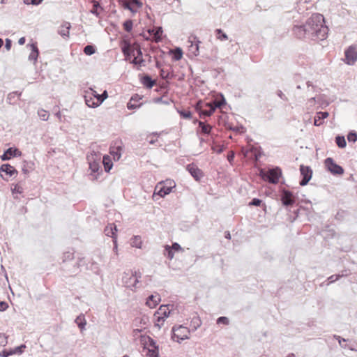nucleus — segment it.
<instances>
[{"label": "nucleus", "instance_id": "nucleus-39", "mask_svg": "<svg viewBox=\"0 0 357 357\" xmlns=\"http://www.w3.org/2000/svg\"><path fill=\"white\" fill-rule=\"evenodd\" d=\"M164 255L169 259H173L174 252L170 245H167L165 247Z\"/></svg>", "mask_w": 357, "mask_h": 357}, {"label": "nucleus", "instance_id": "nucleus-52", "mask_svg": "<svg viewBox=\"0 0 357 357\" xmlns=\"http://www.w3.org/2000/svg\"><path fill=\"white\" fill-rule=\"evenodd\" d=\"M84 258H79L78 260H77V262L74 266V269L75 270L73 271L72 272L74 273H77L78 268L80 266H84Z\"/></svg>", "mask_w": 357, "mask_h": 357}, {"label": "nucleus", "instance_id": "nucleus-61", "mask_svg": "<svg viewBox=\"0 0 357 357\" xmlns=\"http://www.w3.org/2000/svg\"><path fill=\"white\" fill-rule=\"evenodd\" d=\"M207 110H208L207 108L206 109H202V108L198 109L197 108V111H198L201 118H205L206 116H208Z\"/></svg>", "mask_w": 357, "mask_h": 357}, {"label": "nucleus", "instance_id": "nucleus-33", "mask_svg": "<svg viewBox=\"0 0 357 357\" xmlns=\"http://www.w3.org/2000/svg\"><path fill=\"white\" fill-rule=\"evenodd\" d=\"M75 323L81 330L84 329L86 324L84 316L83 314L78 316L75 319Z\"/></svg>", "mask_w": 357, "mask_h": 357}, {"label": "nucleus", "instance_id": "nucleus-49", "mask_svg": "<svg viewBox=\"0 0 357 357\" xmlns=\"http://www.w3.org/2000/svg\"><path fill=\"white\" fill-rule=\"evenodd\" d=\"M155 317V326H157L158 328H161V324L165 321L164 317L160 316L157 314Z\"/></svg>", "mask_w": 357, "mask_h": 357}, {"label": "nucleus", "instance_id": "nucleus-4", "mask_svg": "<svg viewBox=\"0 0 357 357\" xmlns=\"http://www.w3.org/2000/svg\"><path fill=\"white\" fill-rule=\"evenodd\" d=\"M282 176V170L280 167H275L267 171H261V178L270 183L276 184L279 182Z\"/></svg>", "mask_w": 357, "mask_h": 357}, {"label": "nucleus", "instance_id": "nucleus-22", "mask_svg": "<svg viewBox=\"0 0 357 357\" xmlns=\"http://www.w3.org/2000/svg\"><path fill=\"white\" fill-rule=\"evenodd\" d=\"M169 305H160L159 309L155 312L154 316H156L157 314L164 317V318H167L170 314V310L169 309Z\"/></svg>", "mask_w": 357, "mask_h": 357}, {"label": "nucleus", "instance_id": "nucleus-29", "mask_svg": "<svg viewBox=\"0 0 357 357\" xmlns=\"http://www.w3.org/2000/svg\"><path fill=\"white\" fill-rule=\"evenodd\" d=\"M103 165L106 172H109L113 167V162L108 155L103 156Z\"/></svg>", "mask_w": 357, "mask_h": 357}, {"label": "nucleus", "instance_id": "nucleus-56", "mask_svg": "<svg viewBox=\"0 0 357 357\" xmlns=\"http://www.w3.org/2000/svg\"><path fill=\"white\" fill-rule=\"evenodd\" d=\"M211 149L214 151H216L217 153L220 154L224 151L225 146L223 145L212 146Z\"/></svg>", "mask_w": 357, "mask_h": 357}, {"label": "nucleus", "instance_id": "nucleus-27", "mask_svg": "<svg viewBox=\"0 0 357 357\" xmlns=\"http://www.w3.org/2000/svg\"><path fill=\"white\" fill-rule=\"evenodd\" d=\"M202 324V321L199 317L197 315H195L190 321V327L192 328V331H196Z\"/></svg>", "mask_w": 357, "mask_h": 357}, {"label": "nucleus", "instance_id": "nucleus-20", "mask_svg": "<svg viewBox=\"0 0 357 357\" xmlns=\"http://www.w3.org/2000/svg\"><path fill=\"white\" fill-rule=\"evenodd\" d=\"M31 47V53L29 56V60L33 61L34 63L37 61V59L39 55V50L37 46V43H31L29 45Z\"/></svg>", "mask_w": 357, "mask_h": 357}, {"label": "nucleus", "instance_id": "nucleus-5", "mask_svg": "<svg viewBox=\"0 0 357 357\" xmlns=\"http://www.w3.org/2000/svg\"><path fill=\"white\" fill-rule=\"evenodd\" d=\"M172 339L173 340H175V338H177V342H180V340H184L189 339V333L190 330L182 325H180L178 326H174L172 328Z\"/></svg>", "mask_w": 357, "mask_h": 357}, {"label": "nucleus", "instance_id": "nucleus-32", "mask_svg": "<svg viewBox=\"0 0 357 357\" xmlns=\"http://www.w3.org/2000/svg\"><path fill=\"white\" fill-rule=\"evenodd\" d=\"M335 141L337 146L340 149L345 148L347 146V142H346L345 138L342 135L336 136Z\"/></svg>", "mask_w": 357, "mask_h": 357}, {"label": "nucleus", "instance_id": "nucleus-57", "mask_svg": "<svg viewBox=\"0 0 357 357\" xmlns=\"http://www.w3.org/2000/svg\"><path fill=\"white\" fill-rule=\"evenodd\" d=\"M11 355H13V352L12 351V349H3L0 353V356H1V357H8V356H10Z\"/></svg>", "mask_w": 357, "mask_h": 357}, {"label": "nucleus", "instance_id": "nucleus-16", "mask_svg": "<svg viewBox=\"0 0 357 357\" xmlns=\"http://www.w3.org/2000/svg\"><path fill=\"white\" fill-rule=\"evenodd\" d=\"M161 298L160 296L158 294H155V295H150L147 299L146 304L150 308H154L157 306V305L160 302Z\"/></svg>", "mask_w": 357, "mask_h": 357}, {"label": "nucleus", "instance_id": "nucleus-37", "mask_svg": "<svg viewBox=\"0 0 357 357\" xmlns=\"http://www.w3.org/2000/svg\"><path fill=\"white\" fill-rule=\"evenodd\" d=\"M177 112L180 114L181 117L183 119H190L192 118V112L190 110L177 109Z\"/></svg>", "mask_w": 357, "mask_h": 357}, {"label": "nucleus", "instance_id": "nucleus-55", "mask_svg": "<svg viewBox=\"0 0 357 357\" xmlns=\"http://www.w3.org/2000/svg\"><path fill=\"white\" fill-rule=\"evenodd\" d=\"M142 105V103L136 104L135 102L132 103V102L129 101L127 104V108L128 109H135L137 108H139Z\"/></svg>", "mask_w": 357, "mask_h": 357}, {"label": "nucleus", "instance_id": "nucleus-62", "mask_svg": "<svg viewBox=\"0 0 357 357\" xmlns=\"http://www.w3.org/2000/svg\"><path fill=\"white\" fill-rule=\"evenodd\" d=\"M86 94H89L92 96L93 98H96L97 100V94H98L93 89L89 88L88 91H85Z\"/></svg>", "mask_w": 357, "mask_h": 357}, {"label": "nucleus", "instance_id": "nucleus-11", "mask_svg": "<svg viewBox=\"0 0 357 357\" xmlns=\"http://www.w3.org/2000/svg\"><path fill=\"white\" fill-rule=\"evenodd\" d=\"M186 169L197 181H200L201 178L204 176L203 172L194 163L188 165Z\"/></svg>", "mask_w": 357, "mask_h": 357}, {"label": "nucleus", "instance_id": "nucleus-35", "mask_svg": "<svg viewBox=\"0 0 357 357\" xmlns=\"http://www.w3.org/2000/svg\"><path fill=\"white\" fill-rule=\"evenodd\" d=\"M215 33L216 38L221 41L227 40L228 39L227 35L221 29H215Z\"/></svg>", "mask_w": 357, "mask_h": 357}, {"label": "nucleus", "instance_id": "nucleus-36", "mask_svg": "<svg viewBox=\"0 0 357 357\" xmlns=\"http://www.w3.org/2000/svg\"><path fill=\"white\" fill-rule=\"evenodd\" d=\"M183 56V52L180 47H177L172 53V59L175 61H179Z\"/></svg>", "mask_w": 357, "mask_h": 357}, {"label": "nucleus", "instance_id": "nucleus-44", "mask_svg": "<svg viewBox=\"0 0 357 357\" xmlns=\"http://www.w3.org/2000/svg\"><path fill=\"white\" fill-rule=\"evenodd\" d=\"M146 344L151 347V349H159V347L157 344L156 342L151 337H147V341H146Z\"/></svg>", "mask_w": 357, "mask_h": 357}, {"label": "nucleus", "instance_id": "nucleus-46", "mask_svg": "<svg viewBox=\"0 0 357 357\" xmlns=\"http://www.w3.org/2000/svg\"><path fill=\"white\" fill-rule=\"evenodd\" d=\"M347 139L349 142H356L357 141V132L354 130L350 131L347 135Z\"/></svg>", "mask_w": 357, "mask_h": 357}, {"label": "nucleus", "instance_id": "nucleus-12", "mask_svg": "<svg viewBox=\"0 0 357 357\" xmlns=\"http://www.w3.org/2000/svg\"><path fill=\"white\" fill-rule=\"evenodd\" d=\"M188 43H190V51L195 56L199 54V44L201 43L196 36L192 35L188 38Z\"/></svg>", "mask_w": 357, "mask_h": 357}, {"label": "nucleus", "instance_id": "nucleus-17", "mask_svg": "<svg viewBox=\"0 0 357 357\" xmlns=\"http://www.w3.org/2000/svg\"><path fill=\"white\" fill-rule=\"evenodd\" d=\"M0 172H4L6 175L9 176L10 177L17 175L18 173L15 168L8 163L3 164L1 166Z\"/></svg>", "mask_w": 357, "mask_h": 357}, {"label": "nucleus", "instance_id": "nucleus-24", "mask_svg": "<svg viewBox=\"0 0 357 357\" xmlns=\"http://www.w3.org/2000/svg\"><path fill=\"white\" fill-rule=\"evenodd\" d=\"M84 100H85L86 105L88 107H91V108H96L99 105H100V104H98V100H96V101H95L94 98H93L92 96L89 95V94L84 95Z\"/></svg>", "mask_w": 357, "mask_h": 357}, {"label": "nucleus", "instance_id": "nucleus-30", "mask_svg": "<svg viewBox=\"0 0 357 357\" xmlns=\"http://www.w3.org/2000/svg\"><path fill=\"white\" fill-rule=\"evenodd\" d=\"M93 8L91 10V13L94 15L95 16H96L97 17H100V13L98 12V9H101V10H103V8H102L100 3L99 1H93Z\"/></svg>", "mask_w": 357, "mask_h": 357}, {"label": "nucleus", "instance_id": "nucleus-23", "mask_svg": "<svg viewBox=\"0 0 357 357\" xmlns=\"http://www.w3.org/2000/svg\"><path fill=\"white\" fill-rule=\"evenodd\" d=\"M170 185H162L158 191L157 192V195H158L161 197H164L165 195H169L172 190V188L175 187V185L172 186V182H169Z\"/></svg>", "mask_w": 357, "mask_h": 357}, {"label": "nucleus", "instance_id": "nucleus-8", "mask_svg": "<svg viewBox=\"0 0 357 357\" xmlns=\"http://www.w3.org/2000/svg\"><path fill=\"white\" fill-rule=\"evenodd\" d=\"M301 179L299 184L301 186L306 185L312 176V170L310 167L301 165L300 166Z\"/></svg>", "mask_w": 357, "mask_h": 357}, {"label": "nucleus", "instance_id": "nucleus-2", "mask_svg": "<svg viewBox=\"0 0 357 357\" xmlns=\"http://www.w3.org/2000/svg\"><path fill=\"white\" fill-rule=\"evenodd\" d=\"M121 48L126 61H130L132 56L137 59L143 58L141 47L137 42L132 43L129 40H123Z\"/></svg>", "mask_w": 357, "mask_h": 357}, {"label": "nucleus", "instance_id": "nucleus-58", "mask_svg": "<svg viewBox=\"0 0 357 357\" xmlns=\"http://www.w3.org/2000/svg\"><path fill=\"white\" fill-rule=\"evenodd\" d=\"M153 102H155V103H162V104H164V105H169V100H163L162 97H157V98L153 99Z\"/></svg>", "mask_w": 357, "mask_h": 357}, {"label": "nucleus", "instance_id": "nucleus-31", "mask_svg": "<svg viewBox=\"0 0 357 357\" xmlns=\"http://www.w3.org/2000/svg\"><path fill=\"white\" fill-rule=\"evenodd\" d=\"M87 160H89V168L91 170V172L93 173L98 172L100 169H101V167L100 166L99 163L96 160L91 162L89 156L87 157Z\"/></svg>", "mask_w": 357, "mask_h": 357}, {"label": "nucleus", "instance_id": "nucleus-13", "mask_svg": "<svg viewBox=\"0 0 357 357\" xmlns=\"http://www.w3.org/2000/svg\"><path fill=\"white\" fill-rule=\"evenodd\" d=\"M149 33L153 36V39L156 42L162 40V34L163 33L162 26H153L148 30Z\"/></svg>", "mask_w": 357, "mask_h": 357}, {"label": "nucleus", "instance_id": "nucleus-6", "mask_svg": "<svg viewBox=\"0 0 357 357\" xmlns=\"http://www.w3.org/2000/svg\"><path fill=\"white\" fill-rule=\"evenodd\" d=\"M280 200L284 206H292L296 202V197L292 192L283 188L280 191Z\"/></svg>", "mask_w": 357, "mask_h": 357}, {"label": "nucleus", "instance_id": "nucleus-50", "mask_svg": "<svg viewBox=\"0 0 357 357\" xmlns=\"http://www.w3.org/2000/svg\"><path fill=\"white\" fill-rule=\"evenodd\" d=\"M26 348L25 344H21L18 347H16L14 349H12L13 354H22L24 352V349Z\"/></svg>", "mask_w": 357, "mask_h": 357}, {"label": "nucleus", "instance_id": "nucleus-38", "mask_svg": "<svg viewBox=\"0 0 357 357\" xmlns=\"http://www.w3.org/2000/svg\"><path fill=\"white\" fill-rule=\"evenodd\" d=\"M123 29L126 31V32H130L132 29V26H133V22L132 20L130 19H128V20H126L123 24Z\"/></svg>", "mask_w": 357, "mask_h": 357}, {"label": "nucleus", "instance_id": "nucleus-53", "mask_svg": "<svg viewBox=\"0 0 357 357\" xmlns=\"http://www.w3.org/2000/svg\"><path fill=\"white\" fill-rule=\"evenodd\" d=\"M38 115L40 118L43 121H47L49 117V114H47V112L44 109H40L38 111Z\"/></svg>", "mask_w": 357, "mask_h": 357}, {"label": "nucleus", "instance_id": "nucleus-1", "mask_svg": "<svg viewBox=\"0 0 357 357\" xmlns=\"http://www.w3.org/2000/svg\"><path fill=\"white\" fill-rule=\"evenodd\" d=\"M328 32V28L324 24V17L319 13L312 15L305 23L294 24L291 29L292 35L300 40H324Z\"/></svg>", "mask_w": 357, "mask_h": 357}, {"label": "nucleus", "instance_id": "nucleus-64", "mask_svg": "<svg viewBox=\"0 0 357 357\" xmlns=\"http://www.w3.org/2000/svg\"><path fill=\"white\" fill-rule=\"evenodd\" d=\"M8 307V304L6 301H0V311L4 312L6 311Z\"/></svg>", "mask_w": 357, "mask_h": 357}, {"label": "nucleus", "instance_id": "nucleus-59", "mask_svg": "<svg viewBox=\"0 0 357 357\" xmlns=\"http://www.w3.org/2000/svg\"><path fill=\"white\" fill-rule=\"evenodd\" d=\"M8 337L3 334L0 333V346H6L8 343Z\"/></svg>", "mask_w": 357, "mask_h": 357}, {"label": "nucleus", "instance_id": "nucleus-3", "mask_svg": "<svg viewBox=\"0 0 357 357\" xmlns=\"http://www.w3.org/2000/svg\"><path fill=\"white\" fill-rule=\"evenodd\" d=\"M141 277L142 274L139 271H135L132 272L131 274L124 272L122 277V282L126 287L133 290L139 287L137 284L139 283V279Z\"/></svg>", "mask_w": 357, "mask_h": 357}, {"label": "nucleus", "instance_id": "nucleus-9", "mask_svg": "<svg viewBox=\"0 0 357 357\" xmlns=\"http://www.w3.org/2000/svg\"><path fill=\"white\" fill-rule=\"evenodd\" d=\"M345 63L353 65L357 61V45L349 46L344 52Z\"/></svg>", "mask_w": 357, "mask_h": 357}, {"label": "nucleus", "instance_id": "nucleus-25", "mask_svg": "<svg viewBox=\"0 0 357 357\" xmlns=\"http://www.w3.org/2000/svg\"><path fill=\"white\" fill-rule=\"evenodd\" d=\"M119 5L123 8L125 10H130L132 13H137V9H135L130 1L128 0H118Z\"/></svg>", "mask_w": 357, "mask_h": 357}, {"label": "nucleus", "instance_id": "nucleus-60", "mask_svg": "<svg viewBox=\"0 0 357 357\" xmlns=\"http://www.w3.org/2000/svg\"><path fill=\"white\" fill-rule=\"evenodd\" d=\"M12 192L22 194L23 192V188L20 185L16 184L14 188L12 189Z\"/></svg>", "mask_w": 357, "mask_h": 357}, {"label": "nucleus", "instance_id": "nucleus-14", "mask_svg": "<svg viewBox=\"0 0 357 357\" xmlns=\"http://www.w3.org/2000/svg\"><path fill=\"white\" fill-rule=\"evenodd\" d=\"M104 232L106 236L112 237L113 242L116 243V239L117 238L116 232L117 228L115 224H109L104 229Z\"/></svg>", "mask_w": 357, "mask_h": 357}, {"label": "nucleus", "instance_id": "nucleus-63", "mask_svg": "<svg viewBox=\"0 0 357 357\" xmlns=\"http://www.w3.org/2000/svg\"><path fill=\"white\" fill-rule=\"evenodd\" d=\"M235 157V153L233 151H230L227 154V160L229 163H232Z\"/></svg>", "mask_w": 357, "mask_h": 357}, {"label": "nucleus", "instance_id": "nucleus-28", "mask_svg": "<svg viewBox=\"0 0 357 357\" xmlns=\"http://www.w3.org/2000/svg\"><path fill=\"white\" fill-rule=\"evenodd\" d=\"M71 26H70V24L68 23V22H66L65 24H63L61 29L59 30V33L62 36V37H68V35H69V30L70 29Z\"/></svg>", "mask_w": 357, "mask_h": 357}, {"label": "nucleus", "instance_id": "nucleus-34", "mask_svg": "<svg viewBox=\"0 0 357 357\" xmlns=\"http://www.w3.org/2000/svg\"><path fill=\"white\" fill-rule=\"evenodd\" d=\"M96 51V46L93 45H87L84 49L83 52L86 55L91 56Z\"/></svg>", "mask_w": 357, "mask_h": 357}, {"label": "nucleus", "instance_id": "nucleus-15", "mask_svg": "<svg viewBox=\"0 0 357 357\" xmlns=\"http://www.w3.org/2000/svg\"><path fill=\"white\" fill-rule=\"evenodd\" d=\"M141 83L146 89H152L155 84V81L153 80L151 77L148 74L139 75Z\"/></svg>", "mask_w": 357, "mask_h": 357}, {"label": "nucleus", "instance_id": "nucleus-41", "mask_svg": "<svg viewBox=\"0 0 357 357\" xmlns=\"http://www.w3.org/2000/svg\"><path fill=\"white\" fill-rule=\"evenodd\" d=\"M74 259V253L71 252H66L63 254L62 260L63 263L70 261Z\"/></svg>", "mask_w": 357, "mask_h": 357}, {"label": "nucleus", "instance_id": "nucleus-48", "mask_svg": "<svg viewBox=\"0 0 357 357\" xmlns=\"http://www.w3.org/2000/svg\"><path fill=\"white\" fill-rule=\"evenodd\" d=\"M97 100L98 101V104L101 105L103 101L108 97V93L106 90H105L102 93L97 94Z\"/></svg>", "mask_w": 357, "mask_h": 357}, {"label": "nucleus", "instance_id": "nucleus-45", "mask_svg": "<svg viewBox=\"0 0 357 357\" xmlns=\"http://www.w3.org/2000/svg\"><path fill=\"white\" fill-rule=\"evenodd\" d=\"M146 355L147 357H160L159 349H148Z\"/></svg>", "mask_w": 357, "mask_h": 357}, {"label": "nucleus", "instance_id": "nucleus-42", "mask_svg": "<svg viewBox=\"0 0 357 357\" xmlns=\"http://www.w3.org/2000/svg\"><path fill=\"white\" fill-rule=\"evenodd\" d=\"M342 277H344V275L335 274L331 275L327 279L328 282L326 283V286H328L330 284L335 282L336 280H338Z\"/></svg>", "mask_w": 357, "mask_h": 357}, {"label": "nucleus", "instance_id": "nucleus-19", "mask_svg": "<svg viewBox=\"0 0 357 357\" xmlns=\"http://www.w3.org/2000/svg\"><path fill=\"white\" fill-rule=\"evenodd\" d=\"M329 116L328 112H318L314 118V125L315 126H319L322 124V121L326 119Z\"/></svg>", "mask_w": 357, "mask_h": 357}, {"label": "nucleus", "instance_id": "nucleus-54", "mask_svg": "<svg viewBox=\"0 0 357 357\" xmlns=\"http://www.w3.org/2000/svg\"><path fill=\"white\" fill-rule=\"evenodd\" d=\"M229 323V320L227 317H220L217 319V324H224V325H228Z\"/></svg>", "mask_w": 357, "mask_h": 357}, {"label": "nucleus", "instance_id": "nucleus-40", "mask_svg": "<svg viewBox=\"0 0 357 357\" xmlns=\"http://www.w3.org/2000/svg\"><path fill=\"white\" fill-rule=\"evenodd\" d=\"M262 202H263L262 200L259 198H253L249 202L248 206H260L263 205L264 206V208H266V204H263Z\"/></svg>", "mask_w": 357, "mask_h": 357}, {"label": "nucleus", "instance_id": "nucleus-43", "mask_svg": "<svg viewBox=\"0 0 357 357\" xmlns=\"http://www.w3.org/2000/svg\"><path fill=\"white\" fill-rule=\"evenodd\" d=\"M205 107L208 109V116H211L217 109V107H215V105L212 103V102H206L205 104Z\"/></svg>", "mask_w": 357, "mask_h": 357}, {"label": "nucleus", "instance_id": "nucleus-26", "mask_svg": "<svg viewBox=\"0 0 357 357\" xmlns=\"http://www.w3.org/2000/svg\"><path fill=\"white\" fill-rule=\"evenodd\" d=\"M249 151L251 153V158L255 161L257 162L259 160V159L261 156V149H258L256 147H252L250 149Z\"/></svg>", "mask_w": 357, "mask_h": 357}, {"label": "nucleus", "instance_id": "nucleus-18", "mask_svg": "<svg viewBox=\"0 0 357 357\" xmlns=\"http://www.w3.org/2000/svg\"><path fill=\"white\" fill-rule=\"evenodd\" d=\"M197 121L199 125V130L197 132L201 134L210 135L213 127L210 124H208L205 122L201 121Z\"/></svg>", "mask_w": 357, "mask_h": 357}, {"label": "nucleus", "instance_id": "nucleus-47", "mask_svg": "<svg viewBox=\"0 0 357 357\" xmlns=\"http://www.w3.org/2000/svg\"><path fill=\"white\" fill-rule=\"evenodd\" d=\"M130 63L133 65H139V66H145V60L143 58L137 59V57H134L130 61Z\"/></svg>", "mask_w": 357, "mask_h": 357}, {"label": "nucleus", "instance_id": "nucleus-21", "mask_svg": "<svg viewBox=\"0 0 357 357\" xmlns=\"http://www.w3.org/2000/svg\"><path fill=\"white\" fill-rule=\"evenodd\" d=\"M215 107L222 109L226 105V100L222 93H220L217 95L215 100L211 101Z\"/></svg>", "mask_w": 357, "mask_h": 357}, {"label": "nucleus", "instance_id": "nucleus-7", "mask_svg": "<svg viewBox=\"0 0 357 357\" xmlns=\"http://www.w3.org/2000/svg\"><path fill=\"white\" fill-rule=\"evenodd\" d=\"M325 166L328 172L333 175H342L344 174V169L337 165L332 158H327L324 160Z\"/></svg>", "mask_w": 357, "mask_h": 357}, {"label": "nucleus", "instance_id": "nucleus-10", "mask_svg": "<svg viewBox=\"0 0 357 357\" xmlns=\"http://www.w3.org/2000/svg\"><path fill=\"white\" fill-rule=\"evenodd\" d=\"M22 155V152L16 147H10L7 149L3 154L1 155V159L3 161H7L12 158L20 157Z\"/></svg>", "mask_w": 357, "mask_h": 357}, {"label": "nucleus", "instance_id": "nucleus-51", "mask_svg": "<svg viewBox=\"0 0 357 357\" xmlns=\"http://www.w3.org/2000/svg\"><path fill=\"white\" fill-rule=\"evenodd\" d=\"M334 338L338 341L339 344L341 347H342V348L347 347V345L344 343L347 341V340H346L339 335H334Z\"/></svg>", "mask_w": 357, "mask_h": 357}]
</instances>
